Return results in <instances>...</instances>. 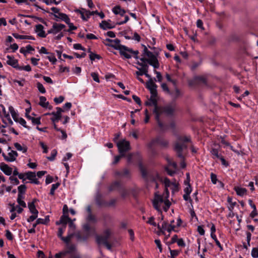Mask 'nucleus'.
<instances>
[{
  "label": "nucleus",
  "instance_id": "29",
  "mask_svg": "<svg viewBox=\"0 0 258 258\" xmlns=\"http://www.w3.org/2000/svg\"><path fill=\"white\" fill-rule=\"evenodd\" d=\"M9 111L10 112L11 115H12L13 118L14 119V120L15 121H17L18 118V114L16 113V112L15 111L14 107L12 106H10L9 107Z\"/></svg>",
  "mask_w": 258,
  "mask_h": 258
},
{
  "label": "nucleus",
  "instance_id": "16",
  "mask_svg": "<svg viewBox=\"0 0 258 258\" xmlns=\"http://www.w3.org/2000/svg\"><path fill=\"white\" fill-rule=\"evenodd\" d=\"M0 169L7 175H11L13 172L12 168L4 162L0 164Z\"/></svg>",
  "mask_w": 258,
  "mask_h": 258
},
{
  "label": "nucleus",
  "instance_id": "24",
  "mask_svg": "<svg viewBox=\"0 0 258 258\" xmlns=\"http://www.w3.org/2000/svg\"><path fill=\"white\" fill-rule=\"evenodd\" d=\"M234 189L236 191L237 195L241 197L246 195L247 191L246 188L239 186H235Z\"/></svg>",
  "mask_w": 258,
  "mask_h": 258
},
{
  "label": "nucleus",
  "instance_id": "52",
  "mask_svg": "<svg viewBox=\"0 0 258 258\" xmlns=\"http://www.w3.org/2000/svg\"><path fill=\"white\" fill-rule=\"evenodd\" d=\"M47 58L52 64H55L56 62V58L53 54H51L50 55L47 56Z\"/></svg>",
  "mask_w": 258,
  "mask_h": 258
},
{
  "label": "nucleus",
  "instance_id": "41",
  "mask_svg": "<svg viewBox=\"0 0 258 258\" xmlns=\"http://www.w3.org/2000/svg\"><path fill=\"white\" fill-rule=\"evenodd\" d=\"M251 255L253 258H258V247L252 248Z\"/></svg>",
  "mask_w": 258,
  "mask_h": 258
},
{
  "label": "nucleus",
  "instance_id": "58",
  "mask_svg": "<svg viewBox=\"0 0 258 258\" xmlns=\"http://www.w3.org/2000/svg\"><path fill=\"white\" fill-rule=\"evenodd\" d=\"M9 179L11 180V182L15 185H18L19 184V181L17 179V178L14 177L13 176H11L9 177Z\"/></svg>",
  "mask_w": 258,
  "mask_h": 258
},
{
  "label": "nucleus",
  "instance_id": "57",
  "mask_svg": "<svg viewBox=\"0 0 258 258\" xmlns=\"http://www.w3.org/2000/svg\"><path fill=\"white\" fill-rule=\"evenodd\" d=\"M64 98L62 96H60L58 97H55L54 98V101L56 104H59L63 102Z\"/></svg>",
  "mask_w": 258,
  "mask_h": 258
},
{
  "label": "nucleus",
  "instance_id": "4",
  "mask_svg": "<svg viewBox=\"0 0 258 258\" xmlns=\"http://www.w3.org/2000/svg\"><path fill=\"white\" fill-rule=\"evenodd\" d=\"M117 147L119 153L121 156H125V153L131 149L130 143L125 139L118 141L117 143Z\"/></svg>",
  "mask_w": 258,
  "mask_h": 258
},
{
  "label": "nucleus",
  "instance_id": "11",
  "mask_svg": "<svg viewBox=\"0 0 258 258\" xmlns=\"http://www.w3.org/2000/svg\"><path fill=\"white\" fill-rule=\"evenodd\" d=\"M163 202V199L160 195L155 194L153 201L154 208L158 211H161L160 205Z\"/></svg>",
  "mask_w": 258,
  "mask_h": 258
},
{
  "label": "nucleus",
  "instance_id": "27",
  "mask_svg": "<svg viewBox=\"0 0 258 258\" xmlns=\"http://www.w3.org/2000/svg\"><path fill=\"white\" fill-rule=\"evenodd\" d=\"M40 102L39 103V104L43 108H46V107H48V105H49V102L48 101H46V98L44 96H40L39 98Z\"/></svg>",
  "mask_w": 258,
  "mask_h": 258
},
{
  "label": "nucleus",
  "instance_id": "47",
  "mask_svg": "<svg viewBox=\"0 0 258 258\" xmlns=\"http://www.w3.org/2000/svg\"><path fill=\"white\" fill-rule=\"evenodd\" d=\"M227 201L230 204V207H229V209L232 211L234 206L236 205V203L235 202H233L232 199L230 197H228Z\"/></svg>",
  "mask_w": 258,
  "mask_h": 258
},
{
  "label": "nucleus",
  "instance_id": "5",
  "mask_svg": "<svg viewBox=\"0 0 258 258\" xmlns=\"http://www.w3.org/2000/svg\"><path fill=\"white\" fill-rule=\"evenodd\" d=\"M112 234V230L110 228L105 229L102 235H97L96 236V242L98 244H100L101 241H106L109 238Z\"/></svg>",
  "mask_w": 258,
  "mask_h": 258
},
{
  "label": "nucleus",
  "instance_id": "63",
  "mask_svg": "<svg viewBox=\"0 0 258 258\" xmlns=\"http://www.w3.org/2000/svg\"><path fill=\"white\" fill-rule=\"evenodd\" d=\"M179 253V251L177 250H170V253L172 258L177 256Z\"/></svg>",
  "mask_w": 258,
  "mask_h": 258
},
{
  "label": "nucleus",
  "instance_id": "1",
  "mask_svg": "<svg viewBox=\"0 0 258 258\" xmlns=\"http://www.w3.org/2000/svg\"><path fill=\"white\" fill-rule=\"evenodd\" d=\"M176 109V104L172 102L164 106H160L159 108H156L155 110H153V113L155 115V119L159 126L161 129H163V124L160 119V116L163 114L167 116L173 115Z\"/></svg>",
  "mask_w": 258,
  "mask_h": 258
},
{
  "label": "nucleus",
  "instance_id": "30",
  "mask_svg": "<svg viewBox=\"0 0 258 258\" xmlns=\"http://www.w3.org/2000/svg\"><path fill=\"white\" fill-rule=\"evenodd\" d=\"M24 198V197L23 195H20V194H18L17 201L20 206L24 208H25L26 207V204L25 202L23 200Z\"/></svg>",
  "mask_w": 258,
  "mask_h": 258
},
{
  "label": "nucleus",
  "instance_id": "55",
  "mask_svg": "<svg viewBox=\"0 0 258 258\" xmlns=\"http://www.w3.org/2000/svg\"><path fill=\"white\" fill-rule=\"evenodd\" d=\"M6 237L9 240H12L13 239V235L11 232L9 230H6Z\"/></svg>",
  "mask_w": 258,
  "mask_h": 258
},
{
  "label": "nucleus",
  "instance_id": "15",
  "mask_svg": "<svg viewBox=\"0 0 258 258\" xmlns=\"http://www.w3.org/2000/svg\"><path fill=\"white\" fill-rule=\"evenodd\" d=\"M76 250V246L75 245H70L68 247V250L65 251H62L55 254V258H62L63 257L68 253H71Z\"/></svg>",
  "mask_w": 258,
  "mask_h": 258
},
{
  "label": "nucleus",
  "instance_id": "12",
  "mask_svg": "<svg viewBox=\"0 0 258 258\" xmlns=\"http://www.w3.org/2000/svg\"><path fill=\"white\" fill-rule=\"evenodd\" d=\"M118 50H119V53L121 55L123 56L126 58H131L132 57V55L131 53V49L128 48L127 47L121 45L120 48Z\"/></svg>",
  "mask_w": 258,
  "mask_h": 258
},
{
  "label": "nucleus",
  "instance_id": "42",
  "mask_svg": "<svg viewBox=\"0 0 258 258\" xmlns=\"http://www.w3.org/2000/svg\"><path fill=\"white\" fill-rule=\"evenodd\" d=\"M26 178L30 180L36 177L35 173L32 171L26 172Z\"/></svg>",
  "mask_w": 258,
  "mask_h": 258
},
{
  "label": "nucleus",
  "instance_id": "50",
  "mask_svg": "<svg viewBox=\"0 0 258 258\" xmlns=\"http://www.w3.org/2000/svg\"><path fill=\"white\" fill-rule=\"evenodd\" d=\"M57 151L55 150L52 151L50 156L47 157V159L49 161H53L56 155Z\"/></svg>",
  "mask_w": 258,
  "mask_h": 258
},
{
  "label": "nucleus",
  "instance_id": "62",
  "mask_svg": "<svg viewBox=\"0 0 258 258\" xmlns=\"http://www.w3.org/2000/svg\"><path fill=\"white\" fill-rule=\"evenodd\" d=\"M210 176L212 182L214 184H216L217 181V175L213 173H211Z\"/></svg>",
  "mask_w": 258,
  "mask_h": 258
},
{
  "label": "nucleus",
  "instance_id": "51",
  "mask_svg": "<svg viewBox=\"0 0 258 258\" xmlns=\"http://www.w3.org/2000/svg\"><path fill=\"white\" fill-rule=\"evenodd\" d=\"M135 67L139 70V71H137L135 73L137 77H139L144 74V72H145V69H140L139 67L136 66H135Z\"/></svg>",
  "mask_w": 258,
  "mask_h": 258
},
{
  "label": "nucleus",
  "instance_id": "21",
  "mask_svg": "<svg viewBox=\"0 0 258 258\" xmlns=\"http://www.w3.org/2000/svg\"><path fill=\"white\" fill-rule=\"evenodd\" d=\"M71 219L69 217L68 215L63 214L61 216L59 221L56 222V224L59 225L62 224L63 225H65L66 226L67 223L71 221Z\"/></svg>",
  "mask_w": 258,
  "mask_h": 258
},
{
  "label": "nucleus",
  "instance_id": "39",
  "mask_svg": "<svg viewBox=\"0 0 258 258\" xmlns=\"http://www.w3.org/2000/svg\"><path fill=\"white\" fill-rule=\"evenodd\" d=\"M37 87L40 93L44 94L46 92L45 88L44 87L43 85L40 82H38L37 83Z\"/></svg>",
  "mask_w": 258,
  "mask_h": 258
},
{
  "label": "nucleus",
  "instance_id": "35",
  "mask_svg": "<svg viewBox=\"0 0 258 258\" xmlns=\"http://www.w3.org/2000/svg\"><path fill=\"white\" fill-rule=\"evenodd\" d=\"M213 156V159L219 158L221 155L219 154V152L216 149H212L210 151Z\"/></svg>",
  "mask_w": 258,
  "mask_h": 258
},
{
  "label": "nucleus",
  "instance_id": "56",
  "mask_svg": "<svg viewBox=\"0 0 258 258\" xmlns=\"http://www.w3.org/2000/svg\"><path fill=\"white\" fill-rule=\"evenodd\" d=\"M47 5H49L52 3H54L56 5H58L60 1L57 2L56 0H42Z\"/></svg>",
  "mask_w": 258,
  "mask_h": 258
},
{
  "label": "nucleus",
  "instance_id": "13",
  "mask_svg": "<svg viewBox=\"0 0 258 258\" xmlns=\"http://www.w3.org/2000/svg\"><path fill=\"white\" fill-rule=\"evenodd\" d=\"M155 143H157L161 147L166 148L168 146L169 143L167 140H164L162 138L158 137L153 140L149 144V146L151 147Z\"/></svg>",
  "mask_w": 258,
  "mask_h": 258
},
{
  "label": "nucleus",
  "instance_id": "9",
  "mask_svg": "<svg viewBox=\"0 0 258 258\" xmlns=\"http://www.w3.org/2000/svg\"><path fill=\"white\" fill-rule=\"evenodd\" d=\"M146 88L150 91L151 94L157 95V85L153 80H149L146 84Z\"/></svg>",
  "mask_w": 258,
  "mask_h": 258
},
{
  "label": "nucleus",
  "instance_id": "53",
  "mask_svg": "<svg viewBox=\"0 0 258 258\" xmlns=\"http://www.w3.org/2000/svg\"><path fill=\"white\" fill-rule=\"evenodd\" d=\"M195 80L198 82H201L204 84H207L206 79L204 77H197L195 78Z\"/></svg>",
  "mask_w": 258,
  "mask_h": 258
},
{
  "label": "nucleus",
  "instance_id": "19",
  "mask_svg": "<svg viewBox=\"0 0 258 258\" xmlns=\"http://www.w3.org/2000/svg\"><path fill=\"white\" fill-rule=\"evenodd\" d=\"M53 16L55 18V20L58 21V19L64 21V22H69V18L66 14L59 12L57 14H54Z\"/></svg>",
  "mask_w": 258,
  "mask_h": 258
},
{
  "label": "nucleus",
  "instance_id": "36",
  "mask_svg": "<svg viewBox=\"0 0 258 258\" xmlns=\"http://www.w3.org/2000/svg\"><path fill=\"white\" fill-rule=\"evenodd\" d=\"M211 238L214 240V241H215L216 242V245L220 248V251H222L223 250V247L221 245V244H220L219 241L217 239V237H216V236L215 235V234H213V235H212L211 236Z\"/></svg>",
  "mask_w": 258,
  "mask_h": 258
},
{
  "label": "nucleus",
  "instance_id": "20",
  "mask_svg": "<svg viewBox=\"0 0 258 258\" xmlns=\"http://www.w3.org/2000/svg\"><path fill=\"white\" fill-rule=\"evenodd\" d=\"M176 226L174 225L169 224L167 222L164 221L162 223V228L164 232L165 230H167L168 232H170L171 231H176L175 230Z\"/></svg>",
  "mask_w": 258,
  "mask_h": 258
},
{
  "label": "nucleus",
  "instance_id": "14",
  "mask_svg": "<svg viewBox=\"0 0 258 258\" xmlns=\"http://www.w3.org/2000/svg\"><path fill=\"white\" fill-rule=\"evenodd\" d=\"M3 156L5 160L7 162H13L16 160V157L18 156L17 152L15 151H11L7 156L5 153H3Z\"/></svg>",
  "mask_w": 258,
  "mask_h": 258
},
{
  "label": "nucleus",
  "instance_id": "6",
  "mask_svg": "<svg viewBox=\"0 0 258 258\" xmlns=\"http://www.w3.org/2000/svg\"><path fill=\"white\" fill-rule=\"evenodd\" d=\"M56 111L52 112L51 113H47L45 115H52L53 116L51 118V120L55 123L56 121H58L59 119H60L61 117V113L63 112V110L59 107H57L56 108Z\"/></svg>",
  "mask_w": 258,
  "mask_h": 258
},
{
  "label": "nucleus",
  "instance_id": "18",
  "mask_svg": "<svg viewBox=\"0 0 258 258\" xmlns=\"http://www.w3.org/2000/svg\"><path fill=\"white\" fill-rule=\"evenodd\" d=\"M7 57L8 58L7 61V64L18 69L19 67L18 60L15 59L13 56H11L10 55H7Z\"/></svg>",
  "mask_w": 258,
  "mask_h": 258
},
{
  "label": "nucleus",
  "instance_id": "34",
  "mask_svg": "<svg viewBox=\"0 0 258 258\" xmlns=\"http://www.w3.org/2000/svg\"><path fill=\"white\" fill-rule=\"evenodd\" d=\"M170 189L172 190V193H174L176 192H177L179 190V184L178 183L176 182H173L171 187Z\"/></svg>",
  "mask_w": 258,
  "mask_h": 258
},
{
  "label": "nucleus",
  "instance_id": "17",
  "mask_svg": "<svg viewBox=\"0 0 258 258\" xmlns=\"http://www.w3.org/2000/svg\"><path fill=\"white\" fill-rule=\"evenodd\" d=\"M43 29L44 27L41 24H38L35 26V31L37 34L38 36L42 38H45L47 34H45Z\"/></svg>",
  "mask_w": 258,
  "mask_h": 258
},
{
  "label": "nucleus",
  "instance_id": "26",
  "mask_svg": "<svg viewBox=\"0 0 258 258\" xmlns=\"http://www.w3.org/2000/svg\"><path fill=\"white\" fill-rule=\"evenodd\" d=\"M35 200H34L32 202L29 203L28 204V208H29L30 212L32 214H38V211L36 209V207H35V204H34V201Z\"/></svg>",
  "mask_w": 258,
  "mask_h": 258
},
{
  "label": "nucleus",
  "instance_id": "22",
  "mask_svg": "<svg viewBox=\"0 0 258 258\" xmlns=\"http://www.w3.org/2000/svg\"><path fill=\"white\" fill-rule=\"evenodd\" d=\"M112 12L115 15H120L123 16L125 13L124 10L122 9L119 6H116L112 9Z\"/></svg>",
  "mask_w": 258,
  "mask_h": 258
},
{
  "label": "nucleus",
  "instance_id": "37",
  "mask_svg": "<svg viewBox=\"0 0 258 258\" xmlns=\"http://www.w3.org/2000/svg\"><path fill=\"white\" fill-rule=\"evenodd\" d=\"M59 185H60V183L58 182L53 184L51 185V188L50 189L49 194L52 196L54 195L55 190L56 189Z\"/></svg>",
  "mask_w": 258,
  "mask_h": 258
},
{
  "label": "nucleus",
  "instance_id": "40",
  "mask_svg": "<svg viewBox=\"0 0 258 258\" xmlns=\"http://www.w3.org/2000/svg\"><path fill=\"white\" fill-rule=\"evenodd\" d=\"M87 220L89 222H93L94 223H96L97 222L96 218L95 216L92 214V213H90L88 214L87 217Z\"/></svg>",
  "mask_w": 258,
  "mask_h": 258
},
{
  "label": "nucleus",
  "instance_id": "38",
  "mask_svg": "<svg viewBox=\"0 0 258 258\" xmlns=\"http://www.w3.org/2000/svg\"><path fill=\"white\" fill-rule=\"evenodd\" d=\"M18 194H20V195H23V194L25 193L26 186L24 184H21L18 187Z\"/></svg>",
  "mask_w": 258,
  "mask_h": 258
},
{
  "label": "nucleus",
  "instance_id": "46",
  "mask_svg": "<svg viewBox=\"0 0 258 258\" xmlns=\"http://www.w3.org/2000/svg\"><path fill=\"white\" fill-rule=\"evenodd\" d=\"M120 186V183L118 181H115L112 184V185L109 187L110 190H114Z\"/></svg>",
  "mask_w": 258,
  "mask_h": 258
},
{
  "label": "nucleus",
  "instance_id": "7",
  "mask_svg": "<svg viewBox=\"0 0 258 258\" xmlns=\"http://www.w3.org/2000/svg\"><path fill=\"white\" fill-rule=\"evenodd\" d=\"M120 41L118 39L111 40L109 38H106L104 40L103 43L105 45L113 47L116 50H118L122 45L120 44Z\"/></svg>",
  "mask_w": 258,
  "mask_h": 258
},
{
  "label": "nucleus",
  "instance_id": "8",
  "mask_svg": "<svg viewBox=\"0 0 258 258\" xmlns=\"http://www.w3.org/2000/svg\"><path fill=\"white\" fill-rule=\"evenodd\" d=\"M66 26L64 24L54 23L52 28L47 31V33L55 35L58 33L61 32V31Z\"/></svg>",
  "mask_w": 258,
  "mask_h": 258
},
{
  "label": "nucleus",
  "instance_id": "31",
  "mask_svg": "<svg viewBox=\"0 0 258 258\" xmlns=\"http://www.w3.org/2000/svg\"><path fill=\"white\" fill-rule=\"evenodd\" d=\"M14 146L17 150L22 151L23 153H25L27 151V148L26 146H22L18 143H15L14 144Z\"/></svg>",
  "mask_w": 258,
  "mask_h": 258
},
{
  "label": "nucleus",
  "instance_id": "10",
  "mask_svg": "<svg viewBox=\"0 0 258 258\" xmlns=\"http://www.w3.org/2000/svg\"><path fill=\"white\" fill-rule=\"evenodd\" d=\"M83 228L85 231L87 232V234L86 236H83L82 233L78 232L76 234V237L79 240L85 241L87 239V238L89 236V231L90 230V226L89 224H86L84 225Z\"/></svg>",
  "mask_w": 258,
  "mask_h": 258
},
{
  "label": "nucleus",
  "instance_id": "59",
  "mask_svg": "<svg viewBox=\"0 0 258 258\" xmlns=\"http://www.w3.org/2000/svg\"><path fill=\"white\" fill-rule=\"evenodd\" d=\"M91 76L92 77L93 80L97 83L100 82V80L98 77V75L97 73L93 72L91 74Z\"/></svg>",
  "mask_w": 258,
  "mask_h": 258
},
{
  "label": "nucleus",
  "instance_id": "28",
  "mask_svg": "<svg viewBox=\"0 0 258 258\" xmlns=\"http://www.w3.org/2000/svg\"><path fill=\"white\" fill-rule=\"evenodd\" d=\"M157 95L151 94L150 101L151 102L152 104L154 106V110H155L156 108H159L160 106L157 105V101L156 99V97Z\"/></svg>",
  "mask_w": 258,
  "mask_h": 258
},
{
  "label": "nucleus",
  "instance_id": "32",
  "mask_svg": "<svg viewBox=\"0 0 258 258\" xmlns=\"http://www.w3.org/2000/svg\"><path fill=\"white\" fill-rule=\"evenodd\" d=\"M169 93L171 95L172 98L173 99H176L180 96V91L177 88L175 89V91L171 92H170Z\"/></svg>",
  "mask_w": 258,
  "mask_h": 258
},
{
  "label": "nucleus",
  "instance_id": "3",
  "mask_svg": "<svg viewBox=\"0 0 258 258\" xmlns=\"http://www.w3.org/2000/svg\"><path fill=\"white\" fill-rule=\"evenodd\" d=\"M190 142V138L187 136H182L178 138L175 144L174 150L176 152L177 156L181 160L184 159V156L182 152L187 147L186 143Z\"/></svg>",
  "mask_w": 258,
  "mask_h": 258
},
{
  "label": "nucleus",
  "instance_id": "64",
  "mask_svg": "<svg viewBox=\"0 0 258 258\" xmlns=\"http://www.w3.org/2000/svg\"><path fill=\"white\" fill-rule=\"evenodd\" d=\"M192 191V188L190 184H188L184 189V192L187 195H190Z\"/></svg>",
  "mask_w": 258,
  "mask_h": 258
},
{
  "label": "nucleus",
  "instance_id": "61",
  "mask_svg": "<svg viewBox=\"0 0 258 258\" xmlns=\"http://www.w3.org/2000/svg\"><path fill=\"white\" fill-rule=\"evenodd\" d=\"M73 47L74 49L76 50H82L84 51L85 50V48L83 47L81 44L79 43L74 44L73 45Z\"/></svg>",
  "mask_w": 258,
  "mask_h": 258
},
{
  "label": "nucleus",
  "instance_id": "25",
  "mask_svg": "<svg viewBox=\"0 0 258 258\" xmlns=\"http://www.w3.org/2000/svg\"><path fill=\"white\" fill-rule=\"evenodd\" d=\"M13 35L16 39L35 40L34 37L32 36L23 35L18 34L17 33H14L13 34Z\"/></svg>",
  "mask_w": 258,
  "mask_h": 258
},
{
  "label": "nucleus",
  "instance_id": "49",
  "mask_svg": "<svg viewBox=\"0 0 258 258\" xmlns=\"http://www.w3.org/2000/svg\"><path fill=\"white\" fill-rule=\"evenodd\" d=\"M73 234H68L66 237H62L61 239L65 243H68L70 241L72 237H73Z\"/></svg>",
  "mask_w": 258,
  "mask_h": 258
},
{
  "label": "nucleus",
  "instance_id": "48",
  "mask_svg": "<svg viewBox=\"0 0 258 258\" xmlns=\"http://www.w3.org/2000/svg\"><path fill=\"white\" fill-rule=\"evenodd\" d=\"M69 26V29L67 30L68 32H70L72 30L77 29V27L74 26L73 24L71 22L70 19L69 18V22H66Z\"/></svg>",
  "mask_w": 258,
  "mask_h": 258
},
{
  "label": "nucleus",
  "instance_id": "2",
  "mask_svg": "<svg viewBox=\"0 0 258 258\" xmlns=\"http://www.w3.org/2000/svg\"><path fill=\"white\" fill-rule=\"evenodd\" d=\"M142 46L144 47L142 53L143 57L140 58V60L142 61L141 62L148 63L153 66L155 69L159 68L160 65L157 56L150 51L145 45H143Z\"/></svg>",
  "mask_w": 258,
  "mask_h": 258
},
{
  "label": "nucleus",
  "instance_id": "54",
  "mask_svg": "<svg viewBox=\"0 0 258 258\" xmlns=\"http://www.w3.org/2000/svg\"><path fill=\"white\" fill-rule=\"evenodd\" d=\"M18 70L22 71V70H25L27 72H30L31 71V68L30 66V65H26L24 67H20L19 66L18 68Z\"/></svg>",
  "mask_w": 258,
  "mask_h": 258
},
{
  "label": "nucleus",
  "instance_id": "33",
  "mask_svg": "<svg viewBox=\"0 0 258 258\" xmlns=\"http://www.w3.org/2000/svg\"><path fill=\"white\" fill-rule=\"evenodd\" d=\"M89 52L90 53L89 54V57L91 60H94L96 58L98 59H100L101 58L99 55L91 52L90 49H89Z\"/></svg>",
  "mask_w": 258,
  "mask_h": 258
},
{
  "label": "nucleus",
  "instance_id": "43",
  "mask_svg": "<svg viewBox=\"0 0 258 258\" xmlns=\"http://www.w3.org/2000/svg\"><path fill=\"white\" fill-rule=\"evenodd\" d=\"M66 227L65 225H63L61 227L59 228L57 233L58 237H59L60 238H61L63 237L62 234L66 229Z\"/></svg>",
  "mask_w": 258,
  "mask_h": 258
},
{
  "label": "nucleus",
  "instance_id": "45",
  "mask_svg": "<svg viewBox=\"0 0 258 258\" xmlns=\"http://www.w3.org/2000/svg\"><path fill=\"white\" fill-rule=\"evenodd\" d=\"M17 122H19L24 127L28 128V129H30V127L26 125V121L23 118H22V117H20L19 118H18Z\"/></svg>",
  "mask_w": 258,
  "mask_h": 258
},
{
  "label": "nucleus",
  "instance_id": "44",
  "mask_svg": "<svg viewBox=\"0 0 258 258\" xmlns=\"http://www.w3.org/2000/svg\"><path fill=\"white\" fill-rule=\"evenodd\" d=\"M137 64L141 67L140 68L139 67V69H140L148 70L149 69V66L146 63L141 62L139 61H138L137 62Z\"/></svg>",
  "mask_w": 258,
  "mask_h": 258
},
{
  "label": "nucleus",
  "instance_id": "23",
  "mask_svg": "<svg viewBox=\"0 0 258 258\" xmlns=\"http://www.w3.org/2000/svg\"><path fill=\"white\" fill-rule=\"evenodd\" d=\"M100 27L104 30H106L113 28H114L115 26L111 25L107 21H102V22L100 24Z\"/></svg>",
  "mask_w": 258,
  "mask_h": 258
},
{
  "label": "nucleus",
  "instance_id": "60",
  "mask_svg": "<svg viewBox=\"0 0 258 258\" xmlns=\"http://www.w3.org/2000/svg\"><path fill=\"white\" fill-rule=\"evenodd\" d=\"M164 183L165 188H170L173 182H171L168 178H165L164 180Z\"/></svg>",
  "mask_w": 258,
  "mask_h": 258
}]
</instances>
